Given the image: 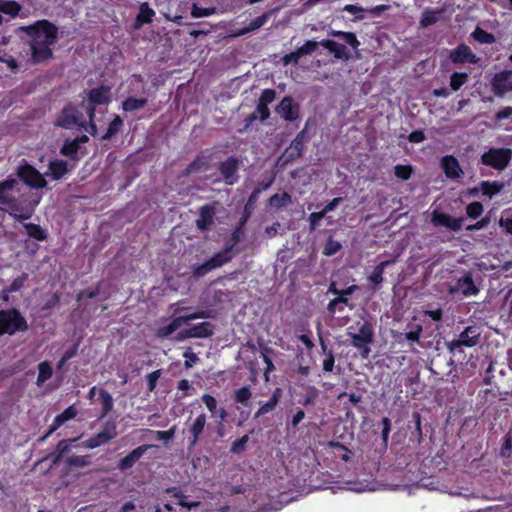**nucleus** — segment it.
Masks as SVG:
<instances>
[{
  "instance_id": "obj_2",
  "label": "nucleus",
  "mask_w": 512,
  "mask_h": 512,
  "mask_svg": "<svg viewBox=\"0 0 512 512\" xmlns=\"http://www.w3.org/2000/svg\"><path fill=\"white\" fill-rule=\"evenodd\" d=\"M29 328L26 319L17 309L0 310V335H13Z\"/></svg>"
},
{
  "instance_id": "obj_46",
  "label": "nucleus",
  "mask_w": 512,
  "mask_h": 512,
  "mask_svg": "<svg viewBox=\"0 0 512 512\" xmlns=\"http://www.w3.org/2000/svg\"><path fill=\"white\" fill-rule=\"evenodd\" d=\"M439 13L440 12L438 11H425L422 15L420 24L423 27L435 24L439 20Z\"/></svg>"
},
{
  "instance_id": "obj_62",
  "label": "nucleus",
  "mask_w": 512,
  "mask_h": 512,
  "mask_svg": "<svg viewBox=\"0 0 512 512\" xmlns=\"http://www.w3.org/2000/svg\"><path fill=\"white\" fill-rule=\"evenodd\" d=\"M102 432H103V434L106 435V437L108 438L109 441L111 439L115 438L117 436L115 423H113V422L106 423Z\"/></svg>"
},
{
  "instance_id": "obj_37",
  "label": "nucleus",
  "mask_w": 512,
  "mask_h": 512,
  "mask_svg": "<svg viewBox=\"0 0 512 512\" xmlns=\"http://www.w3.org/2000/svg\"><path fill=\"white\" fill-rule=\"evenodd\" d=\"M154 15V10L149 7V4L147 2H144L139 7L137 21L140 23H151Z\"/></svg>"
},
{
  "instance_id": "obj_60",
  "label": "nucleus",
  "mask_w": 512,
  "mask_h": 512,
  "mask_svg": "<svg viewBox=\"0 0 512 512\" xmlns=\"http://www.w3.org/2000/svg\"><path fill=\"white\" fill-rule=\"evenodd\" d=\"M27 277H28V275L26 273H24L20 277L14 279L9 287V291L15 292V291L20 290L23 287L24 282L27 280Z\"/></svg>"
},
{
  "instance_id": "obj_7",
  "label": "nucleus",
  "mask_w": 512,
  "mask_h": 512,
  "mask_svg": "<svg viewBox=\"0 0 512 512\" xmlns=\"http://www.w3.org/2000/svg\"><path fill=\"white\" fill-rule=\"evenodd\" d=\"M17 175L22 181L33 188H43L47 184L42 174L28 164L20 166Z\"/></svg>"
},
{
  "instance_id": "obj_56",
  "label": "nucleus",
  "mask_w": 512,
  "mask_h": 512,
  "mask_svg": "<svg viewBox=\"0 0 512 512\" xmlns=\"http://www.w3.org/2000/svg\"><path fill=\"white\" fill-rule=\"evenodd\" d=\"M276 98V92L273 89H265L262 91L259 101L263 104H270Z\"/></svg>"
},
{
  "instance_id": "obj_31",
  "label": "nucleus",
  "mask_w": 512,
  "mask_h": 512,
  "mask_svg": "<svg viewBox=\"0 0 512 512\" xmlns=\"http://www.w3.org/2000/svg\"><path fill=\"white\" fill-rule=\"evenodd\" d=\"M80 149V146L73 140H65L61 147V154L67 156L73 160H77V153Z\"/></svg>"
},
{
  "instance_id": "obj_14",
  "label": "nucleus",
  "mask_w": 512,
  "mask_h": 512,
  "mask_svg": "<svg viewBox=\"0 0 512 512\" xmlns=\"http://www.w3.org/2000/svg\"><path fill=\"white\" fill-rule=\"evenodd\" d=\"M450 59L453 63H463L465 61L475 64L479 58L472 53L470 47L465 44L459 45L450 53Z\"/></svg>"
},
{
  "instance_id": "obj_1",
  "label": "nucleus",
  "mask_w": 512,
  "mask_h": 512,
  "mask_svg": "<svg viewBox=\"0 0 512 512\" xmlns=\"http://www.w3.org/2000/svg\"><path fill=\"white\" fill-rule=\"evenodd\" d=\"M17 32H25L29 37V44L51 46L57 41V28L47 20H41L34 25L19 27Z\"/></svg>"
},
{
  "instance_id": "obj_13",
  "label": "nucleus",
  "mask_w": 512,
  "mask_h": 512,
  "mask_svg": "<svg viewBox=\"0 0 512 512\" xmlns=\"http://www.w3.org/2000/svg\"><path fill=\"white\" fill-rule=\"evenodd\" d=\"M373 327L370 323H364L359 333H350L352 338V345L355 348H362V344H370L373 342Z\"/></svg>"
},
{
  "instance_id": "obj_30",
  "label": "nucleus",
  "mask_w": 512,
  "mask_h": 512,
  "mask_svg": "<svg viewBox=\"0 0 512 512\" xmlns=\"http://www.w3.org/2000/svg\"><path fill=\"white\" fill-rule=\"evenodd\" d=\"M504 187V184L498 181H483L481 183V190L483 195H486L492 198L494 195L498 194Z\"/></svg>"
},
{
  "instance_id": "obj_57",
  "label": "nucleus",
  "mask_w": 512,
  "mask_h": 512,
  "mask_svg": "<svg viewBox=\"0 0 512 512\" xmlns=\"http://www.w3.org/2000/svg\"><path fill=\"white\" fill-rule=\"evenodd\" d=\"M383 270L381 267L376 266L369 276V280L374 285H380L383 282Z\"/></svg>"
},
{
  "instance_id": "obj_41",
  "label": "nucleus",
  "mask_w": 512,
  "mask_h": 512,
  "mask_svg": "<svg viewBox=\"0 0 512 512\" xmlns=\"http://www.w3.org/2000/svg\"><path fill=\"white\" fill-rule=\"evenodd\" d=\"M2 8L0 9L1 12L8 14L12 17H15L19 14L21 11V5L17 3L16 1H6L3 0L1 4Z\"/></svg>"
},
{
  "instance_id": "obj_27",
  "label": "nucleus",
  "mask_w": 512,
  "mask_h": 512,
  "mask_svg": "<svg viewBox=\"0 0 512 512\" xmlns=\"http://www.w3.org/2000/svg\"><path fill=\"white\" fill-rule=\"evenodd\" d=\"M271 13L272 12L269 11L255 19H253L247 27L241 29L239 32L236 33V35L237 36L245 35L249 32L259 29L266 23V21L269 19L270 15H271Z\"/></svg>"
},
{
  "instance_id": "obj_18",
  "label": "nucleus",
  "mask_w": 512,
  "mask_h": 512,
  "mask_svg": "<svg viewBox=\"0 0 512 512\" xmlns=\"http://www.w3.org/2000/svg\"><path fill=\"white\" fill-rule=\"evenodd\" d=\"M215 208L210 205L202 206L199 210V218L196 220V226L200 230H206L213 224Z\"/></svg>"
},
{
  "instance_id": "obj_29",
  "label": "nucleus",
  "mask_w": 512,
  "mask_h": 512,
  "mask_svg": "<svg viewBox=\"0 0 512 512\" xmlns=\"http://www.w3.org/2000/svg\"><path fill=\"white\" fill-rule=\"evenodd\" d=\"M280 395H281V390L279 388H277L274 391L270 400L267 403H265L264 405H262L260 407V409L256 412L255 418H258L259 416L264 415V414L274 410L279 402Z\"/></svg>"
},
{
  "instance_id": "obj_16",
  "label": "nucleus",
  "mask_w": 512,
  "mask_h": 512,
  "mask_svg": "<svg viewBox=\"0 0 512 512\" xmlns=\"http://www.w3.org/2000/svg\"><path fill=\"white\" fill-rule=\"evenodd\" d=\"M441 166L445 175L450 179H457L463 174L460 164L454 156H444L441 159Z\"/></svg>"
},
{
  "instance_id": "obj_22",
  "label": "nucleus",
  "mask_w": 512,
  "mask_h": 512,
  "mask_svg": "<svg viewBox=\"0 0 512 512\" xmlns=\"http://www.w3.org/2000/svg\"><path fill=\"white\" fill-rule=\"evenodd\" d=\"M32 52V59L36 63L47 61L53 57V52L48 45L29 44Z\"/></svg>"
},
{
  "instance_id": "obj_19",
  "label": "nucleus",
  "mask_w": 512,
  "mask_h": 512,
  "mask_svg": "<svg viewBox=\"0 0 512 512\" xmlns=\"http://www.w3.org/2000/svg\"><path fill=\"white\" fill-rule=\"evenodd\" d=\"M320 45L326 48L337 59H350V54L347 52L346 46L343 44L327 39L320 41Z\"/></svg>"
},
{
  "instance_id": "obj_12",
  "label": "nucleus",
  "mask_w": 512,
  "mask_h": 512,
  "mask_svg": "<svg viewBox=\"0 0 512 512\" xmlns=\"http://www.w3.org/2000/svg\"><path fill=\"white\" fill-rule=\"evenodd\" d=\"M455 292H461L464 296L476 295L479 293V289L474 284L471 273H467L462 278H459L456 285L450 288V293Z\"/></svg>"
},
{
  "instance_id": "obj_23",
  "label": "nucleus",
  "mask_w": 512,
  "mask_h": 512,
  "mask_svg": "<svg viewBox=\"0 0 512 512\" xmlns=\"http://www.w3.org/2000/svg\"><path fill=\"white\" fill-rule=\"evenodd\" d=\"M4 205L9 206V215L18 221H23L31 218L33 214V209L24 210L20 207V205L16 202L14 198L11 197V202L5 203Z\"/></svg>"
},
{
  "instance_id": "obj_26",
  "label": "nucleus",
  "mask_w": 512,
  "mask_h": 512,
  "mask_svg": "<svg viewBox=\"0 0 512 512\" xmlns=\"http://www.w3.org/2000/svg\"><path fill=\"white\" fill-rule=\"evenodd\" d=\"M261 193V189L260 188H255L253 190V192L251 193L250 197L248 198V201L245 205V208H244V212H243V215L240 219V224L241 225H245V223L247 222L248 218L250 217L254 207H255V204L257 202V199H258V196L259 194Z\"/></svg>"
},
{
  "instance_id": "obj_44",
  "label": "nucleus",
  "mask_w": 512,
  "mask_h": 512,
  "mask_svg": "<svg viewBox=\"0 0 512 512\" xmlns=\"http://www.w3.org/2000/svg\"><path fill=\"white\" fill-rule=\"evenodd\" d=\"M91 457L89 455L85 456H70L66 459V464L68 466L74 467H85L90 464Z\"/></svg>"
},
{
  "instance_id": "obj_58",
  "label": "nucleus",
  "mask_w": 512,
  "mask_h": 512,
  "mask_svg": "<svg viewBox=\"0 0 512 512\" xmlns=\"http://www.w3.org/2000/svg\"><path fill=\"white\" fill-rule=\"evenodd\" d=\"M183 357L186 359L185 363H184V366H185L186 369L191 368L192 365L199 360L197 355L195 353H193L190 348H188L184 352Z\"/></svg>"
},
{
  "instance_id": "obj_9",
  "label": "nucleus",
  "mask_w": 512,
  "mask_h": 512,
  "mask_svg": "<svg viewBox=\"0 0 512 512\" xmlns=\"http://www.w3.org/2000/svg\"><path fill=\"white\" fill-rule=\"evenodd\" d=\"M240 163L239 159L231 156L219 164V171L227 185H233L237 181L236 173Z\"/></svg>"
},
{
  "instance_id": "obj_35",
  "label": "nucleus",
  "mask_w": 512,
  "mask_h": 512,
  "mask_svg": "<svg viewBox=\"0 0 512 512\" xmlns=\"http://www.w3.org/2000/svg\"><path fill=\"white\" fill-rule=\"evenodd\" d=\"M39 374L36 384L40 387L52 376V368L48 361L41 362L38 365Z\"/></svg>"
},
{
  "instance_id": "obj_45",
  "label": "nucleus",
  "mask_w": 512,
  "mask_h": 512,
  "mask_svg": "<svg viewBox=\"0 0 512 512\" xmlns=\"http://www.w3.org/2000/svg\"><path fill=\"white\" fill-rule=\"evenodd\" d=\"M341 248L342 245L340 242L334 240L332 237H329L325 244L323 254L326 256H332L336 254Z\"/></svg>"
},
{
  "instance_id": "obj_28",
  "label": "nucleus",
  "mask_w": 512,
  "mask_h": 512,
  "mask_svg": "<svg viewBox=\"0 0 512 512\" xmlns=\"http://www.w3.org/2000/svg\"><path fill=\"white\" fill-rule=\"evenodd\" d=\"M192 338H204L212 335V325L209 322H203L189 328Z\"/></svg>"
},
{
  "instance_id": "obj_8",
  "label": "nucleus",
  "mask_w": 512,
  "mask_h": 512,
  "mask_svg": "<svg viewBox=\"0 0 512 512\" xmlns=\"http://www.w3.org/2000/svg\"><path fill=\"white\" fill-rule=\"evenodd\" d=\"M492 90L497 96H504L512 91V70H503L496 73L491 81Z\"/></svg>"
},
{
  "instance_id": "obj_10",
  "label": "nucleus",
  "mask_w": 512,
  "mask_h": 512,
  "mask_svg": "<svg viewBox=\"0 0 512 512\" xmlns=\"http://www.w3.org/2000/svg\"><path fill=\"white\" fill-rule=\"evenodd\" d=\"M464 219L463 218H452L449 214L433 211L431 216V222L435 226H443L451 229L452 231H459L462 228Z\"/></svg>"
},
{
  "instance_id": "obj_17",
  "label": "nucleus",
  "mask_w": 512,
  "mask_h": 512,
  "mask_svg": "<svg viewBox=\"0 0 512 512\" xmlns=\"http://www.w3.org/2000/svg\"><path fill=\"white\" fill-rule=\"evenodd\" d=\"M150 447V445H142L137 447L120 460L118 468L120 470L131 468Z\"/></svg>"
},
{
  "instance_id": "obj_40",
  "label": "nucleus",
  "mask_w": 512,
  "mask_h": 512,
  "mask_svg": "<svg viewBox=\"0 0 512 512\" xmlns=\"http://www.w3.org/2000/svg\"><path fill=\"white\" fill-rule=\"evenodd\" d=\"M123 125V121L120 116H115V118L112 120V122L109 124V127L106 131V133L102 136L103 140L111 139L113 136H115L121 129Z\"/></svg>"
},
{
  "instance_id": "obj_59",
  "label": "nucleus",
  "mask_w": 512,
  "mask_h": 512,
  "mask_svg": "<svg viewBox=\"0 0 512 512\" xmlns=\"http://www.w3.org/2000/svg\"><path fill=\"white\" fill-rule=\"evenodd\" d=\"M255 112L259 115L261 121H264L269 118L270 110L268 105L261 103L260 101L257 104Z\"/></svg>"
},
{
  "instance_id": "obj_36",
  "label": "nucleus",
  "mask_w": 512,
  "mask_h": 512,
  "mask_svg": "<svg viewBox=\"0 0 512 512\" xmlns=\"http://www.w3.org/2000/svg\"><path fill=\"white\" fill-rule=\"evenodd\" d=\"M292 202L291 195L287 192L281 194H274L270 197L269 203L272 207L282 208Z\"/></svg>"
},
{
  "instance_id": "obj_49",
  "label": "nucleus",
  "mask_w": 512,
  "mask_h": 512,
  "mask_svg": "<svg viewBox=\"0 0 512 512\" xmlns=\"http://www.w3.org/2000/svg\"><path fill=\"white\" fill-rule=\"evenodd\" d=\"M483 212V205L480 202H472L466 207V213L470 218L476 219Z\"/></svg>"
},
{
  "instance_id": "obj_6",
  "label": "nucleus",
  "mask_w": 512,
  "mask_h": 512,
  "mask_svg": "<svg viewBox=\"0 0 512 512\" xmlns=\"http://www.w3.org/2000/svg\"><path fill=\"white\" fill-rule=\"evenodd\" d=\"M305 141L306 130L304 129L296 135V137L292 140L290 146L279 157L278 161H282L283 164H287L300 158L304 150Z\"/></svg>"
},
{
  "instance_id": "obj_34",
  "label": "nucleus",
  "mask_w": 512,
  "mask_h": 512,
  "mask_svg": "<svg viewBox=\"0 0 512 512\" xmlns=\"http://www.w3.org/2000/svg\"><path fill=\"white\" fill-rule=\"evenodd\" d=\"M18 184L17 179L10 178L0 182V203L5 204L11 202V197L6 194V191L12 189Z\"/></svg>"
},
{
  "instance_id": "obj_47",
  "label": "nucleus",
  "mask_w": 512,
  "mask_h": 512,
  "mask_svg": "<svg viewBox=\"0 0 512 512\" xmlns=\"http://www.w3.org/2000/svg\"><path fill=\"white\" fill-rule=\"evenodd\" d=\"M109 442L108 438L106 437L105 434H103V432H99L97 435L89 438L86 442H85V446L88 447V448H96L102 444H105Z\"/></svg>"
},
{
  "instance_id": "obj_43",
  "label": "nucleus",
  "mask_w": 512,
  "mask_h": 512,
  "mask_svg": "<svg viewBox=\"0 0 512 512\" xmlns=\"http://www.w3.org/2000/svg\"><path fill=\"white\" fill-rule=\"evenodd\" d=\"M467 73L454 72L450 77V86L452 90L457 91L467 81Z\"/></svg>"
},
{
  "instance_id": "obj_53",
  "label": "nucleus",
  "mask_w": 512,
  "mask_h": 512,
  "mask_svg": "<svg viewBox=\"0 0 512 512\" xmlns=\"http://www.w3.org/2000/svg\"><path fill=\"white\" fill-rule=\"evenodd\" d=\"M394 173L396 177L402 180H407L412 174V168L411 166L396 165L394 168Z\"/></svg>"
},
{
  "instance_id": "obj_48",
  "label": "nucleus",
  "mask_w": 512,
  "mask_h": 512,
  "mask_svg": "<svg viewBox=\"0 0 512 512\" xmlns=\"http://www.w3.org/2000/svg\"><path fill=\"white\" fill-rule=\"evenodd\" d=\"M215 12H216L215 7L201 8V7H198L197 4H195V3L192 5V8H191V15L194 18L206 17V16L214 14Z\"/></svg>"
},
{
  "instance_id": "obj_25",
  "label": "nucleus",
  "mask_w": 512,
  "mask_h": 512,
  "mask_svg": "<svg viewBox=\"0 0 512 512\" xmlns=\"http://www.w3.org/2000/svg\"><path fill=\"white\" fill-rule=\"evenodd\" d=\"M49 171L54 180H59L68 172V163L64 160L51 161Z\"/></svg>"
},
{
  "instance_id": "obj_11",
  "label": "nucleus",
  "mask_w": 512,
  "mask_h": 512,
  "mask_svg": "<svg viewBox=\"0 0 512 512\" xmlns=\"http://www.w3.org/2000/svg\"><path fill=\"white\" fill-rule=\"evenodd\" d=\"M276 112L281 115L286 121H294L299 117V107L293 104L291 97H284L279 105L276 107Z\"/></svg>"
},
{
  "instance_id": "obj_20",
  "label": "nucleus",
  "mask_w": 512,
  "mask_h": 512,
  "mask_svg": "<svg viewBox=\"0 0 512 512\" xmlns=\"http://www.w3.org/2000/svg\"><path fill=\"white\" fill-rule=\"evenodd\" d=\"M479 338L480 334L476 333V330L469 326L459 335V339L455 340V344L473 347L479 343Z\"/></svg>"
},
{
  "instance_id": "obj_5",
  "label": "nucleus",
  "mask_w": 512,
  "mask_h": 512,
  "mask_svg": "<svg viewBox=\"0 0 512 512\" xmlns=\"http://www.w3.org/2000/svg\"><path fill=\"white\" fill-rule=\"evenodd\" d=\"M55 125L72 129L74 127H84V117L78 109L72 105L65 106L59 114Z\"/></svg>"
},
{
  "instance_id": "obj_3",
  "label": "nucleus",
  "mask_w": 512,
  "mask_h": 512,
  "mask_svg": "<svg viewBox=\"0 0 512 512\" xmlns=\"http://www.w3.org/2000/svg\"><path fill=\"white\" fill-rule=\"evenodd\" d=\"M511 157L512 150L509 148H491L481 156V161L496 170H504L508 166Z\"/></svg>"
},
{
  "instance_id": "obj_55",
  "label": "nucleus",
  "mask_w": 512,
  "mask_h": 512,
  "mask_svg": "<svg viewBox=\"0 0 512 512\" xmlns=\"http://www.w3.org/2000/svg\"><path fill=\"white\" fill-rule=\"evenodd\" d=\"M512 452V434L509 432L504 440L503 446L501 448V456L504 458H509Z\"/></svg>"
},
{
  "instance_id": "obj_52",
  "label": "nucleus",
  "mask_w": 512,
  "mask_h": 512,
  "mask_svg": "<svg viewBox=\"0 0 512 512\" xmlns=\"http://www.w3.org/2000/svg\"><path fill=\"white\" fill-rule=\"evenodd\" d=\"M251 391L249 387L245 386L235 391V400L242 404H247V401L251 398Z\"/></svg>"
},
{
  "instance_id": "obj_61",
  "label": "nucleus",
  "mask_w": 512,
  "mask_h": 512,
  "mask_svg": "<svg viewBox=\"0 0 512 512\" xmlns=\"http://www.w3.org/2000/svg\"><path fill=\"white\" fill-rule=\"evenodd\" d=\"M160 376H161V370H155L152 373L147 375L149 391H153L155 389L156 383Z\"/></svg>"
},
{
  "instance_id": "obj_54",
  "label": "nucleus",
  "mask_w": 512,
  "mask_h": 512,
  "mask_svg": "<svg viewBox=\"0 0 512 512\" xmlns=\"http://www.w3.org/2000/svg\"><path fill=\"white\" fill-rule=\"evenodd\" d=\"M86 111H87V114H88V117H89L90 125H89V129L86 127L85 124H84L83 128L86 131H88L91 135L94 136L97 133V127H96V124L93 121L94 116H95V108L93 106L86 107Z\"/></svg>"
},
{
  "instance_id": "obj_38",
  "label": "nucleus",
  "mask_w": 512,
  "mask_h": 512,
  "mask_svg": "<svg viewBox=\"0 0 512 512\" xmlns=\"http://www.w3.org/2000/svg\"><path fill=\"white\" fill-rule=\"evenodd\" d=\"M26 228L27 234L29 237L34 238L36 240L42 241L46 239L45 231L40 227V225L27 223L24 225Z\"/></svg>"
},
{
  "instance_id": "obj_15",
  "label": "nucleus",
  "mask_w": 512,
  "mask_h": 512,
  "mask_svg": "<svg viewBox=\"0 0 512 512\" xmlns=\"http://www.w3.org/2000/svg\"><path fill=\"white\" fill-rule=\"evenodd\" d=\"M110 100V87L109 86H100L98 88H94L88 93V102L89 105L87 107L93 106L95 108L96 105L107 104Z\"/></svg>"
},
{
  "instance_id": "obj_63",
  "label": "nucleus",
  "mask_w": 512,
  "mask_h": 512,
  "mask_svg": "<svg viewBox=\"0 0 512 512\" xmlns=\"http://www.w3.org/2000/svg\"><path fill=\"white\" fill-rule=\"evenodd\" d=\"M335 358L333 352L330 350L326 355V359L323 361V370L325 372H331L333 370Z\"/></svg>"
},
{
  "instance_id": "obj_21",
  "label": "nucleus",
  "mask_w": 512,
  "mask_h": 512,
  "mask_svg": "<svg viewBox=\"0 0 512 512\" xmlns=\"http://www.w3.org/2000/svg\"><path fill=\"white\" fill-rule=\"evenodd\" d=\"M77 415V410L74 406L68 407L64 412L59 414L49 429V431L42 437V440L46 439L50 434H52L55 430H57L60 426H62L66 421L73 419Z\"/></svg>"
},
{
  "instance_id": "obj_51",
  "label": "nucleus",
  "mask_w": 512,
  "mask_h": 512,
  "mask_svg": "<svg viewBox=\"0 0 512 512\" xmlns=\"http://www.w3.org/2000/svg\"><path fill=\"white\" fill-rule=\"evenodd\" d=\"M320 45V42H316V41H312V40H308L304 43V45H302L301 47H299L297 50L299 52V54L302 56L304 55H308V54H311L313 53L317 47Z\"/></svg>"
},
{
  "instance_id": "obj_50",
  "label": "nucleus",
  "mask_w": 512,
  "mask_h": 512,
  "mask_svg": "<svg viewBox=\"0 0 512 512\" xmlns=\"http://www.w3.org/2000/svg\"><path fill=\"white\" fill-rule=\"evenodd\" d=\"M248 441H249L248 435H244L243 437L235 440L232 443L230 452L233 454H239V453L243 452L246 449V444Z\"/></svg>"
},
{
  "instance_id": "obj_33",
  "label": "nucleus",
  "mask_w": 512,
  "mask_h": 512,
  "mask_svg": "<svg viewBox=\"0 0 512 512\" xmlns=\"http://www.w3.org/2000/svg\"><path fill=\"white\" fill-rule=\"evenodd\" d=\"M471 37L481 43V44H493L496 41V38L493 34L488 33L487 31L477 27L471 34Z\"/></svg>"
},
{
  "instance_id": "obj_24",
  "label": "nucleus",
  "mask_w": 512,
  "mask_h": 512,
  "mask_svg": "<svg viewBox=\"0 0 512 512\" xmlns=\"http://www.w3.org/2000/svg\"><path fill=\"white\" fill-rule=\"evenodd\" d=\"M213 317L211 310H202L198 311L189 315L180 316L171 321L174 327L176 329L180 328L183 324L187 323L190 320L193 319H199V318H211Z\"/></svg>"
},
{
  "instance_id": "obj_32",
  "label": "nucleus",
  "mask_w": 512,
  "mask_h": 512,
  "mask_svg": "<svg viewBox=\"0 0 512 512\" xmlns=\"http://www.w3.org/2000/svg\"><path fill=\"white\" fill-rule=\"evenodd\" d=\"M147 104V99L145 98H133L129 97L122 103V108L126 112H133L139 109H142Z\"/></svg>"
},
{
  "instance_id": "obj_4",
  "label": "nucleus",
  "mask_w": 512,
  "mask_h": 512,
  "mask_svg": "<svg viewBox=\"0 0 512 512\" xmlns=\"http://www.w3.org/2000/svg\"><path fill=\"white\" fill-rule=\"evenodd\" d=\"M234 244L227 247L223 251H220L216 253L212 258H210L208 261L203 263L202 265H199L193 269V275L195 277H203L206 275L209 271L218 268L225 263L229 262L232 258L231 256V250L233 248Z\"/></svg>"
},
{
  "instance_id": "obj_64",
  "label": "nucleus",
  "mask_w": 512,
  "mask_h": 512,
  "mask_svg": "<svg viewBox=\"0 0 512 512\" xmlns=\"http://www.w3.org/2000/svg\"><path fill=\"white\" fill-rule=\"evenodd\" d=\"M300 58H301V55L299 54L298 50H295L289 54H286L282 58V62L284 65H288L290 63L297 64Z\"/></svg>"
},
{
  "instance_id": "obj_39",
  "label": "nucleus",
  "mask_w": 512,
  "mask_h": 512,
  "mask_svg": "<svg viewBox=\"0 0 512 512\" xmlns=\"http://www.w3.org/2000/svg\"><path fill=\"white\" fill-rule=\"evenodd\" d=\"M99 395H100V399H101V402H102V414H101V417H105L113 408V398L104 389H100Z\"/></svg>"
},
{
  "instance_id": "obj_42",
  "label": "nucleus",
  "mask_w": 512,
  "mask_h": 512,
  "mask_svg": "<svg viewBox=\"0 0 512 512\" xmlns=\"http://www.w3.org/2000/svg\"><path fill=\"white\" fill-rule=\"evenodd\" d=\"M206 425V416L205 414H200L194 421V423L190 427V432L192 436L195 438H199L200 434L203 432L204 427Z\"/></svg>"
}]
</instances>
